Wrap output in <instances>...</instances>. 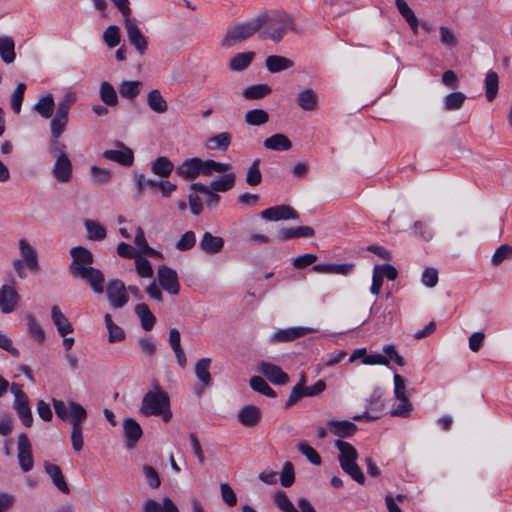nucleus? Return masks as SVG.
I'll use <instances>...</instances> for the list:
<instances>
[{"instance_id":"obj_25","label":"nucleus","mask_w":512,"mask_h":512,"mask_svg":"<svg viewBox=\"0 0 512 512\" xmlns=\"http://www.w3.org/2000/svg\"><path fill=\"white\" fill-rule=\"evenodd\" d=\"M51 318L61 336H66L73 332L72 324L57 305L51 308Z\"/></svg>"},{"instance_id":"obj_50","label":"nucleus","mask_w":512,"mask_h":512,"mask_svg":"<svg viewBox=\"0 0 512 512\" xmlns=\"http://www.w3.org/2000/svg\"><path fill=\"white\" fill-rule=\"evenodd\" d=\"M141 86L140 81H123L119 86V93L121 97L131 100L139 95Z\"/></svg>"},{"instance_id":"obj_4","label":"nucleus","mask_w":512,"mask_h":512,"mask_svg":"<svg viewBox=\"0 0 512 512\" xmlns=\"http://www.w3.org/2000/svg\"><path fill=\"white\" fill-rule=\"evenodd\" d=\"M259 16H264L266 19L261 36L275 43L280 42L289 31L295 29L294 19L285 12L275 11L271 15L259 14Z\"/></svg>"},{"instance_id":"obj_35","label":"nucleus","mask_w":512,"mask_h":512,"mask_svg":"<svg viewBox=\"0 0 512 512\" xmlns=\"http://www.w3.org/2000/svg\"><path fill=\"white\" fill-rule=\"evenodd\" d=\"M191 190L203 195L205 197V203L208 207H215L220 201V196L217 194V192L213 191L211 187L206 186L203 183H193L191 185Z\"/></svg>"},{"instance_id":"obj_31","label":"nucleus","mask_w":512,"mask_h":512,"mask_svg":"<svg viewBox=\"0 0 512 512\" xmlns=\"http://www.w3.org/2000/svg\"><path fill=\"white\" fill-rule=\"evenodd\" d=\"M0 57L6 64L15 61V42L10 36H0Z\"/></svg>"},{"instance_id":"obj_18","label":"nucleus","mask_w":512,"mask_h":512,"mask_svg":"<svg viewBox=\"0 0 512 512\" xmlns=\"http://www.w3.org/2000/svg\"><path fill=\"white\" fill-rule=\"evenodd\" d=\"M326 424L330 433L340 438L352 437L357 431L356 424L348 420L330 419Z\"/></svg>"},{"instance_id":"obj_22","label":"nucleus","mask_w":512,"mask_h":512,"mask_svg":"<svg viewBox=\"0 0 512 512\" xmlns=\"http://www.w3.org/2000/svg\"><path fill=\"white\" fill-rule=\"evenodd\" d=\"M315 235V231L309 226H298L290 228H282L278 231L280 240H291L296 238H310Z\"/></svg>"},{"instance_id":"obj_37","label":"nucleus","mask_w":512,"mask_h":512,"mask_svg":"<svg viewBox=\"0 0 512 512\" xmlns=\"http://www.w3.org/2000/svg\"><path fill=\"white\" fill-rule=\"evenodd\" d=\"M235 180L236 176L234 173L224 174L213 179L209 187L215 192H227L234 187Z\"/></svg>"},{"instance_id":"obj_26","label":"nucleus","mask_w":512,"mask_h":512,"mask_svg":"<svg viewBox=\"0 0 512 512\" xmlns=\"http://www.w3.org/2000/svg\"><path fill=\"white\" fill-rule=\"evenodd\" d=\"M263 145L266 149L271 151H288L292 147V142L286 135L276 133L266 138Z\"/></svg>"},{"instance_id":"obj_47","label":"nucleus","mask_w":512,"mask_h":512,"mask_svg":"<svg viewBox=\"0 0 512 512\" xmlns=\"http://www.w3.org/2000/svg\"><path fill=\"white\" fill-rule=\"evenodd\" d=\"M104 320L108 330V341L110 343L120 342L125 339L124 330L113 322L110 314H106Z\"/></svg>"},{"instance_id":"obj_43","label":"nucleus","mask_w":512,"mask_h":512,"mask_svg":"<svg viewBox=\"0 0 512 512\" xmlns=\"http://www.w3.org/2000/svg\"><path fill=\"white\" fill-rule=\"evenodd\" d=\"M395 5L401 16L409 24L410 28L416 32L418 28V19L413 10L408 6L404 0H395Z\"/></svg>"},{"instance_id":"obj_33","label":"nucleus","mask_w":512,"mask_h":512,"mask_svg":"<svg viewBox=\"0 0 512 512\" xmlns=\"http://www.w3.org/2000/svg\"><path fill=\"white\" fill-rule=\"evenodd\" d=\"M173 170L174 164L165 156H159L151 163L152 173L163 178L168 177Z\"/></svg>"},{"instance_id":"obj_12","label":"nucleus","mask_w":512,"mask_h":512,"mask_svg":"<svg viewBox=\"0 0 512 512\" xmlns=\"http://www.w3.org/2000/svg\"><path fill=\"white\" fill-rule=\"evenodd\" d=\"M260 215L268 221L298 219V213L291 206L285 204L269 207L261 211Z\"/></svg>"},{"instance_id":"obj_9","label":"nucleus","mask_w":512,"mask_h":512,"mask_svg":"<svg viewBox=\"0 0 512 512\" xmlns=\"http://www.w3.org/2000/svg\"><path fill=\"white\" fill-rule=\"evenodd\" d=\"M204 170L205 160L198 157L186 159L175 168L176 174L186 180L195 179L200 174L204 175Z\"/></svg>"},{"instance_id":"obj_58","label":"nucleus","mask_w":512,"mask_h":512,"mask_svg":"<svg viewBox=\"0 0 512 512\" xmlns=\"http://www.w3.org/2000/svg\"><path fill=\"white\" fill-rule=\"evenodd\" d=\"M231 169H232V165L230 163L216 162L212 159H207V160H205L204 175L210 176L213 173L227 174L226 172H228Z\"/></svg>"},{"instance_id":"obj_7","label":"nucleus","mask_w":512,"mask_h":512,"mask_svg":"<svg viewBox=\"0 0 512 512\" xmlns=\"http://www.w3.org/2000/svg\"><path fill=\"white\" fill-rule=\"evenodd\" d=\"M157 277L160 286L169 294L177 295L180 291L178 275L172 268L162 265L157 270Z\"/></svg>"},{"instance_id":"obj_46","label":"nucleus","mask_w":512,"mask_h":512,"mask_svg":"<svg viewBox=\"0 0 512 512\" xmlns=\"http://www.w3.org/2000/svg\"><path fill=\"white\" fill-rule=\"evenodd\" d=\"M84 226L87 231V237L92 241H102L106 238L107 232L105 227L93 220H85Z\"/></svg>"},{"instance_id":"obj_27","label":"nucleus","mask_w":512,"mask_h":512,"mask_svg":"<svg viewBox=\"0 0 512 512\" xmlns=\"http://www.w3.org/2000/svg\"><path fill=\"white\" fill-rule=\"evenodd\" d=\"M144 512H179L177 506L169 497H164L162 503L147 499L143 504Z\"/></svg>"},{"instance_id":"obj_5","label":"nucleus","mask_w":512,"mask_h":512,"mask_svg":"<svg viewBox=\"0 0 512 512\" xmlns=\"http://www.w3.org/2000/svg\"><path fill=\"white\" fill-rule=\"evenodd\" d=\"M265 17L257 15L243 23H238L228 27L226 35L223 39L222 45L226 48L232 47L235 44L242 42L254 35L265 24Z\"/></svg>"},{"instance_id":"obj_34","label":"nucleus","mask_w":512,"mask_h":512,"mask_svg":"<svg viewBox=\"0 0 512 512\" xmlns=\"http://www.w3.org/2000/svg\"><path fill=\"white\" fill-rule=\"evenodd\" d=\"M210 364V358H202L198 360L194 366L195 375L204 386H210L212 384V377L209 372Z\"/></svg>"},{"instance_id":"obj_59","label":"nucleus","mask_w":512,"mask_h":512,"mask_svg":"<svg viewBox=\"0 0 512 512\" xmlns=\"http://www.w3.org/2000/svg\"><path fill=\"white\" fill-rule=\"evenodd\" d=\"M136 181V188H137V198H141L143 195V192L147 189H156L159 186V181L152 179V178H146L143 174H139L135 178Z\"/></svg>"},{"instance_id":"obj_15","label":"nucleus","mask_w":512,"mask_h":512,"mask_svg":"<svg viewBox=\"0 0 512 512\" xmlns=\"http://www.w3.org/2000/svg\"><path fill=\"white\" fill-rule=\"evenodd\" d=\"M53 176L62 183L69 182L72 177V164L67 154L60 153L52 169Z\"/></svg>"},{"instance_id":"obj_2","label":"nucleus","mask_w":512,"mask_h":512,"mask_svg":"<svg viewBox=\"0 0 512 512\" xmlns=\"http://www.w3.org/2000/svg\"><path fill=\"white\" fill-rule=\"evenodd\" d=\"M56 416L63 422L69 421L72 425L71 443L74 451L79 452L84 445L82 424L87 419V410L78 402L52 399Z\"/></svg>"},{"instance_id":"obj_44","label":"nucleus","mask_w":512,"mask_h":512,"mask_svg":"<svg viewBox=\"0 0 512 512\" xmlns=\"http://www.w3.org/2000/svg\"><path fill=\"white\" fill-rule=\"evenodd\" d=\"M99 96L102 102L107 106H116L118 104V96L116 90L107 81L100 84Z\"/></svg>"},{"instance_id":"obj_20","label":"nucleus","mask_w":512,"mask_h":512,"mask_svg":"<svg viewBox=\"0 0 512 512\" xmlns=\"http://www.w3.org/2000/svg\"><path fill=\"white\" fill-rule=\"evenodd\" d=\"M237 417L243 426L254 427L261 419V411L255 405H245L238 411Z\"/></svg>"},{"instance_id":"obj_14","label":"nucleus","mask_w":512,"mask_h":512,"mask_svg":"<svg viewBox=\"0 0 512 512\" xmlns=\"http://www.w3.org/2000/svg\"><path fill=\"white\" fill-rule=\"evenodd\" d=\"M122 427L126 446L129 449L134 448L143 434L140 424L135 419L128 417L123 420Z\"/></svg>"},{"instance_id":"obj_63","label":"nucleus","mask_w":512,"mask_h":512,"mask_svg":"<svg viewBox=\"0 0 512 512\" xmlns=\"http://www.w3.org/2000/svg\"><path fill=\"white\" fill-rule=\"evenodd\" d=\"M90 173H91L93 182L97 185L106 184L111 179V172L107 169H103L98 166H91Z\"/></svg>"},{"instance_id":"obj_17","label":"nucleus","mask_w":512,"mask_h":512,"mask_svg":"<svg viewBox=\"0 0 512 512\" xmlns=\"http://www.w3.org/2000/svg\"><path fill=\"white\" fill-rule=\"evenodd\" d=\"M259 370L265 377L275 385H285L289 381L287 373H285L279 366L270 362H262Z\"/></svg>"},{"instance_id":"obj_21","label":"nucleus","mask_w":512,"mask_h":512,"mask_svg":"<svg viewBox=\"0 0 512 512\" xmlns=\"http://www.w3.org/2000/svg\"><path fill=\"white\" fill-rule=\"evenodd\" d=\"M224 247V240L220 236H214L210 232H205L199 242V248L206 254L219 253Z\"/></svg>"},{"instance_id":"obj_13","label":"nucleus","mask_w":512,"mask_h":512,"mask_svg":"<svg viewBox=\"0 0 512 512\" xmlns=\"http://www.w3.org/2000/svg\"><path fill=\"white\" fill-rule=\"evenodd\" d=\"M19 300L20 296L12 286L3 285L0 288V311L2 313H12L15 310Z\"/></svg>"},{"instance_id":"obj_64","label":"nucleus","mask_w":512,"mask_h":512,"mask_svg":"<svg viewBox=\"0 0 512 512\" xmlns=\"http://www.w3.org/2000/svg\"><path fill=\"white\" fill-rule=\"evenodd\" d=\"M297 447L299 452L303 454L312 464H321V457L313 447L305 442H300Z\"/></svg>"},{"instance_id":"obj_51","label":"nucleus","mask_w":512,"mask_h":512,"mask_svg":"<svg viewBox=\"0 0 512 512\" xmlns=\"http://www.w3.org/2000/svg\"><path fill=\"white\" fill-rule=\"evenodd\" d=\"M28 333L38 343L42 344L45 341V333L41 325L37 322L32 314L26 316Z\"/></svg>"},{"instance_id":"obj_3","label":"nucleus","mask_w":512,"mask_h":512,"mask_svg":"<svg viewBox=\"0 0 512 512\" xmlns=\"http://www.w3.org/2000/svg\"><path fill=\"white\" fill-rule=\"evenodd\" d=\"M139 412L142 416H159L164 422H169L172 412L168 394L159 385H156L154 390L148 391L143 396Z\"/></svg>"},{"instance_id":"obj_36","label":"nucleus","mask_w":512,"mask_h":512,"mask_svg":"<svg viewBox=\"0 0 512 512\" xmlns=\"http://www.w3.org/2000/svg\"><path fill=\"white\" fill-rule=\"evenodd\" d=\"M55 109V102L51 94L41 97L34 105V110L43 118L52 117Z\"/></svg>"},{"instance_id":"obj_61","label":"nucleus","mask_w":512,"mask_h":512,"mask_svg":"<svg viewBox=\"0 0 512 512\" xmlns=\"http://www.w3.org/2000/svg\"><path fill=\"white\" fill-rule=\"evenodd\" d=\"M103 39L109 48L116 47L120 42V29L116 25H110L103 34Z\"/></svg>"},{"instance_id":"obj_6","label":"nucleus","mask_w":512,"mask_h":512,"mask_svg":"<svg viewBox=\"0 0 512 512\" xmlns=\"http://www.w3.org/2000/svg\"><path fill=\"white\" fill-rule=\"evenodd\" d=\"M106 297L113 309L124 307L129 301L124 282L119 279L110 280L106 287Z\"/></svg>"},{"instance_id":"obj_53","label":"nucleus","mask_w":512,"mask_h":512,"mask_svg":"<svg viewBox=\"0 0 512 512\" xmlns=\"http://www.w3.org/2000/svg\"><path fill=\"white\" fill-rule=\"evenodd\" d=\"M271 92L267 84L251 85L243 90V96L246 99H261Z\"/></svg>"},{"instance_id":"obj_52","label":"nucleus","mask_w":512,"mask_h":512,"mask_svg":"<svg viewBox=\"0 0 512 512\" xmlns=\"http://www.w3.org/2000/svg\"><path fill=\"white\" fill-rule=\"evenodd\" d=\"M269 114L263 109H252L246 112L245 121L252 126H260L267 123Z\"/></svg>"},{"instance_id":"obj_62","label":"nucleus","mask_w":512,"mask_h":512,"mask_svg":"<svg viewBox=\"0 0 512 512\" xmlns=\"http://www.w3.org/2000/svg\"><path fill=\"white\" fill-rule=\"evenodd\" d=\"M196 244V235L193 231L185 232L180 239L176 242L175 248L179 251H187L193 248Z\"/></svg>"},{"instance_id":"obj_49","label":"nucleus","mask_w":512,"mask_h":512,"mask_svg":"<svg viewBox=\"0 0 512 512\" xmlns=\"http://www.w3.org/2000/svg\"><path fill=\"white\" fill-rule=\"evenodd\" d=\"M250 387L255 391L262 395H265L270 398H275L277 396L276 392L268 385L265 379L260 376H253L250 379Z\"/></svg>"},{"instance_id":"obj_29","label":"nucleus","mask_w":512,"mask_h":512,"mask_svg":"<svg viewBox=\"0 0 512 512\" xmlns=\"http://www.w3.org/2000/svg\"><path fill=\"white\" fill-rule=\"evenodd\" d=\"M135 314L138 316L141 322V327L145 331H150L153 329L156 318L153 313L150 311L149 307L145 303L137 304L134 308Z\"/></svg>"},{"instance_id":"obj_24","label":"nucleus","mask_w":512,"mask_h":512,"mask_svg":"<svg viewBox=\"0 0 512 512\" xmlns=\"http://www.w3.org/2000/svg\"><path fill=\"white\" fill-rule=\"evenodd\" d=\"M297 104L303 111H315L318 107V95L313 89L306 88L298 93Z\"/></svg>"},{"instance_id":"obj_56","label":"nucleus","mask_w":512,"mask_h":512,"mask_svg":"<svg viewBox=\"0 0 512 512\" xmlns=\"http://www.w3.org/2000/svg\"><path fill=\"white\" fill-rule=\"evenodd\" d=\"M274 504L283 512H299L284 491L275 493Z\"/></svg>"},{"instance_id":"obj_38","label":"nucleus","mask_w":512,"mask_h":512,"mask_svg":"<svg viewBox=\"0 0 512 512\" xmlns=\"http://www.w3.org/2000/svg\"><path fill=\"white\" fill-rule=\"evenodd\" d=\"M135 245L140 249V251L150 257L154 258H162V253L150 247L147 243L144 230L141 227H138L136 230V235L134 238Z\"/></svg>"},{"instance_id":"obj_16","label":"nucleus","mask_w":512,"mask_h":512,"mask_svg":"<svg viewBox=\"0 0 512 512\" xmlns=\"http://www.w3.org/2000/svg\"><path fill=\"white\" fill-rule=\"evenodd\" d=\"M311 332H313V329L308 327H290L287 329H279L270 336V342H289L303 337Z\"/></svg>"},{"instance_id":"obj_41","label":"nucleus","mask_w":512,"mask_h":512,"mask_svg":"<svg viewBox=\"0 0 512 512\" xmlns=\"http://www.w3.org/2000/svg\"><path fill=\"white\" fill-rule=\"evenodd\" d=\"M498 89L499 76L495 71L490 70L487 72L485 77V96L489 102L496 98Z\"/></svg>"},{"instance_id":"obj_57","label":"nucleus","mask_w":512,"mask_h":512,"mask_svg":"<svg viewBox=\"0 0 512 512\" xmlns=\"http://www.w3.org/2000/svg\"><path fill=\"white\" fill-rule=\"evenodd\" d=\"M466 99L462 92H452L445 97L444 109L447 111L458 110Z\"/></svg>"},{"instance_id":"obj_10","label":"nucleus","mask_w":512,"mask_h":512,"mask_svg":"<svg viewBox=\"0 0 512 512\" xmlns=\"http://www.w3.org/2000/svg\"><path fill=\"white\" fill-rule=\"evenodd\" d=\"M18 453L17 458L21 470L23 472H29L34 467V459L32 455L31 443L25 433H21L18 436Z\"/></svg>"},{"instance_id":"obj_39","label":"nucleus","mask_w":512,"mask_h":512,"mask_svg":"<svg viewBox=\"0 0 512 512\" xmlns=\"http://www.w3.org/2000/svg\"><path fill=\"white\" fill-rule=\"evenodd\" d=\"M147 105L149 108L156 113H164L168 109L166 100L157 89L151 90L147 96Z\"/></svg>"},{"instance_id":"obj_48","label":"nucleus","mask_w":512,"mask_h":512,"mask_svg":"<svg viewBox=\"0 0 512 512\" xmlns=\"http://www.w3.org/2000/svg\"><path fill=\"white\" fill-rule=\"evenodd\" d=\"M69 117L66 115L55 113L54 117L50 122L51 137L60 138V136L66 130Z\"/></svg>"},{"instance_id":"obj_19","label":"nucleus","mask_w":512,"mask_h":512,"mask_svg":"<svg viewBox=\"0 0 512 512\" xmlns=\"http://www.w3.org/2000/svg\"><path fill=\"white\" fill-rule=\"evenodd\" d=\"M18 245L20 255L22 257L20 260H23L26 263V266L30 271L37 272L39 270V262L36 250L26 239H20Z\"/></svg>"},{"instance_id":"obj_32","label":"nucleus","mask_w":512,"mask_h":512,"mask_svg":"<svg viewBox=\"0 0 512 512\" xmlns=\"http://www.w3.org/2000/svg\"><path fill=\"white\" fill-rule=\"evenodd\" d=\"M13 408L17 416L25 427H31L33 424V415L29 406V399L14 401Z\"/></svg>"},{"instance_id":"obj_28","label":"nucleus","mask_w":512,"mask_h":512,"mask_svg":"<svg viewBox=\"0 0 512 512\" xmlns=\"http://www.w3.org/2000/svg\"><path fill=\"white\" fill-rule=\"evenodd\" d=\"M334 445L340 452L338 456L340 466L342 465V463L344 464L352 461H357L358 452L353 445L340 439L335 440Z\"/></svg>"},{"instance_id":"obj_23","label":"nucleus","mask_w":512,"mask_h":512,"mask_svg":"<svg viewBox=\"0 0 512 512\" xmlns=\"http://www.w3.org/2000/svg\"><path fill=\"white\" fill-rule=\"evenodd\" d=\"M46 473L50 476L52 483L64 494H69L70 489L65 481L61 468L49 462L44 463Z\"/></svg>"},{"instance_id":"obj_42","label":"nucleus","mask_w":512,"mask_h":512,"mask_svg":"<svg viewBox=\"0 0 512 512\" xmlns=\"http://www.w3.org/2000/svg\"><path fill=\"white\" fill-rule=\"evenodd\" d=\"M254 59L253 52H243L234 56L229 62L231 71H243L250 66Z\"/></svg>"},{"instance_id":"obj_11","label":"nucleus","mask_w":512,"mask_h":512,"mask_svg":"<svg viewBox=\"0 0 512 512\" xmlns=\"http://www.w3.org/2000/svg\"><path fill=\"white\" fill-rule=\"evenodd\" d=\"M124 23L129 42L141 55L145 54L148 43L145 36L138 28L136 19L130 17L125 19Z\"/></svg>"},{"instance_id":"obj_45","label":"nucleus","mask_w":512,"mask_h":512,"mask_svg":"<svg viewBox=\"0 0 512 512\" xmlns=\"http://www.w3.org/2000/svg\"><path fill=\"white\" fill-rule=\"evenodd\" d=\"M231 140L232 137L230 133L222 132L213 137H210L206 142V146L211 150L225 151L230 146Z\"/></svg>"},{"instance_id":"obj_40","label":"nucleus","mask_w":512,"mask_h":512,"mask_svg":"<svg viewBox=\"0 0 512 512\" xmlns=\"http://www.w3.org/2000/svg\"><path fill=\"white\" fill-rule=\"evenodd\" d=\"M76 101V93L72 89L65 90L64 94L57 102L56 113L69 117V111Z\"/></svg>"},{"instance_id":"obj_54","label":"nucleus","mask_w":512,"mask_h":512,"mask_svg":"<svg viewBox=\"0 0 512 512\" xmlns=\"http://www.w3.org/2000/svg\"><path fill=\"white\" fill-rule=\"evenodd\" d=\"M341 469L348 474L354 481H356L360 485L365 484V476L360 468V466L356 463V461H352L349 463H342L340 466Z\"/></svg>"},{"instance_id":"obj_60","label":"nucleus","mask_w":512,"mask_h":512,"mask_svg":"<svg viewBox=\"0 0 512 512\" xmlns=\"http://www.w3.org/2000/svg\"><path fill=\"white\" fill-rule=\"evenodd\" d=\"M26 90V85L24 83H19L11 96V109L15 114H19L22 107V102L24 99V94Z\"/></svg>"},{"instance_id":"obj_8","label":"nucleus","mask_w":512,"mask_h":512,"mask_svg":"<svg viewBox=\"0 0 512 512\" xmlns=\"http://www.w3.org/2000/svg\"><path fill=\"white\" fill-rule=\"evenodd\" d=\"M115 146L118 148L116 150H106L103 152V157L106 160L116 162L124 167L132 166L134 162V153L132 149L127 147L123 142L116 141Z\"/></svg>"},{"instance_id":"obj_1","label":"nucleus","mask_w":512,"mask_h":512,"mask_svg":"<svg viewBox=\"0 0 512 512\" xmlns=\"http://www.w3.org/2000/svg\"><path fill=\"white\" fill-rule=\"evenodd\" d=\"M72 262L69 265V273L75 279H81L90 286L96 294L104 292V274L92 266L94 256L90 250L83 246H75L70 249Z\"/></svg>"},{"instance_id":"obj_55","label":"nucleus","mask_w":512,"mask_h":512,"mask_svg":"<svg viewBox=\"0 0 512 512\" xmlns=\"http://www.w3.org/2000/svg\"><path fill=\"white\" fill-rule=\"evenodd\" d=\"M260 159H255L249 166L246 174V182L250 186H257L262 181V174L260 171Z\"/></svg>"},{"instance_id":"obj_30","label":"nucleus","mask_w":512,"mask_h":512,"mask_svg":"<svg viewBox=\"0 0 512 512\" xmlns=\"http://www.w3.org/2000/svg\"><path fill=\"white\" fill-rule=\"evenodd\" d=\"M265 65L269 72L278 73L291 68L294 63L284 56L271 55L266 58Z\"/></svg>"}]
</instances>
